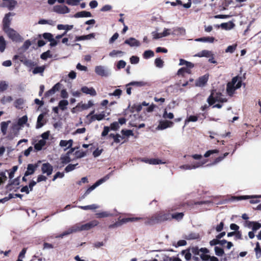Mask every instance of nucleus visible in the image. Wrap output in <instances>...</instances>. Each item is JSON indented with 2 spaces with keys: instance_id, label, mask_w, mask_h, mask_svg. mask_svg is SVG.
I'll return each instance as SVG.
<instances>
[{
  "instance_id": "obj_64",
  "label": "nucleus",
  "mask_w": 261,
  "mask_h": 261,
  "mask_svg": "<svg viewBox=\"0 0 261 261\" xmlns=\"http://www.w3.org/2000/svg\"><path fill=\"white\" fill-rule=\"evenodd\" d=\"M139 62V58L137 56H133L130 58V62L133 64L138 63Z\"/></svg>"
},
{
  "instance_id": "obj_37",
  "label": "nucleus",
  "mask_w": 261,
  "mask_h": 261,
  "mask_svg": "<svg viewBox=\"0 0 261 261\" xmlns=\"http://www.w3.org/2000/svg\"><path fill=\"white\" fill-rule=\"evenodd\" d=\"M24 103V100L23 98H19L14 101V106L17 109H20V106Z\"/></svg>"
},
{
  "instance_id": "obj_35",
  "label": "nucleus",
  "mask_w": 261,
  "mask_h": 261,
  "mask_svg": "<svg viewBox=\"0 0 261 261\" xmlns=\"http://www.w3.org/2000/svg\"><path fill=\"white\" fill-rule=\"evenodd\" d=\"M13 100V98L11 96H3L0 100V102L2 105H5L7 103L11 102Z\"/></svg>"
},
{
  "instance_id": "obj_57",
  "label": "nucleus",
  "mask_w": 261,
  "mask_h": 261,
  "mask_svg": "<svg viewBox=\"0 0 261 261\" xmlns=\"http://www.w3.org/2000/svg\"><path fill=\"white\" fill-rule=\"evenodd\" d=\"M17 169L18 167L17 166H14L10 170V171L9 173V177L10 179H12L14 177V173L17 171Z\"/></svg>"
},
{
  "instance_id": "obj_13",
  "label": "nucleus",
  "mask_w": 261,
  "mask_h": 261,
  "mask_svg": "<svg viewBox=\"0 0 261 261\" xmlns=\"http://www.w3.org/2000/svg\"><path fill=\"white\" fill-rule=\"evenodd\" d=\"M217 97H216V96H214V93L213 91L210 95L208 96V97L207 99V102H208L209 106H213L216 101L220 102H226V100H221L220 99H218Z\"/></svg>"
},
{
  "instance_id": "obj_24",
  "label": "nucleus",
  "mask_w": 261,
  "mask_h": 261,
  "mask_svg": "<svg viewBox=\"0 0 261 261\" xmlns=\"http://www.w3.org/2000/svg\"><path fill=\"white\" fill-rule=\"evenodd\" d=\"M95 72L97 74L102 76L107 75L104 67L102 66H96L95 68Z\"/></svg>"
},
{
  "instance_id": "obj_62",
  "label": "nucleus",
  "mask_w": 261,
  "mask_h": 261,
  "mask_svg": "<svg viewBox=\"0 0 261 261\" xmlns=\"http://www.w3.org/2000/svg\"><path fill=\"white\" fill-rule=\"evenodd\" d=\"M0 185L3 184L7 179V177L4 172H0Z\"/></svg>"
},
{
  "instance_id": "obj_14",
  "label": "nucleus",
  "mask_w": 261,
  "mask_h": 261,
  "mask_svg": "<svg viewBox=\"0 0 261 261\" xmlns=\"http://www.w3.org/2000/svg\"><path fill=\"white\" fill-rule=\"evenodd\" d=\"M37 167L38 165L37 164H28L27 166V170L24 173V176H28L29 175L33 174L35 173Z\"/></svg>"
},
{
  "instance_id": "obj_9",
  "label": "nucleus",
  "mask_w": 261,
  "mask_h": 261,
  "mask_svg": "<svg viewBox=\"0 0 261 261\" xmlns=\"http://www.w3.org/2000/svg\"><path fill=\"white\" fill-rule=\"evenodd\" d=\"M53 167L49 163H43L41 166V171L43 174L49 176L52 174Z\"/></svg>"
},
{
  "instance_id": "obj_38",
  "label": "nucleus",
  "mask_w": 261,
  "mask_h": 261,
  "mask_svg": "<svg viewBox=\"0 0 261 261\" xmlns=\"http://www.w3.org/2000/svg\"><path fill=\"white\" fill-rule=\"evenodd\" d=\"M254 251L255 252L256 257L257 258H258L261 256V248L260 247L259 243L257 242L256 243V247L254 249Z\"/></svg>"
},
{
  "instance_id": "obj_12",
  "label": "nucleus",
  "mask_w": 261,
  "mask_h": 261,
  "mask_svg": "<svg viewBox=\"0 0 261 261\" xmlns=\"http://www.w3.org/2000/svg\"><path fill=\"white\" fill-rule=\"evenodd\" d=\"M53 10L59 14H66L70 12V9L66 6L61 5L55 6Z\"/></svg>"
},
{
  "instance_id": "obj_5",
  "label": "nucleus",
  "mask_w": 261,
  "mask_h": 261,
  "mask_svg": "<svg viewBox=\"0 0 261 261\" xmlns=\"http://www.w3.org/2000/svg\"><path fill=\"white\" fill-rule=\"evenodd\" d=\"M142 219L141 217H127L123 218L120 219L119 218L118 219V221L114 223V224H111L109 226V229H112L114 228L118 227L119 226H121L122 224L124 223H126L129 222H135L140 220V219Z\"/></svg>"
},
{
  "instance_id": "obj_7",
  "label": "nucleus",
  "mask_w": 261,
  "mask_h": 261,
  "mask_svg": "<svg viewBox=\"0 0 261 261\" xmlns=\"http://www.w3.org/2000/svg\"><path fill=\"white\" fill-rule=\"evenodd\" d=\"M15 13L9 12L5 14L3 19V30L10 28L11 22V19L10 18L11 16H14Z\"/></svg>"
},
{
  "instance_id": "obj_3",
  "label": "nucleus",
  "mask_w": 261,
  "mask_h": 261,
  "mask_svg": "<svg viewBox=\"0 0 261 261\" xmlns=\"http://www.w3.org/2000/svg\"><path fill=\"white\" fill-rule=\"evenodd\" d=\"M242 86V77L236 76L232 78L230 82H228L226 86L227 94L232 96L236 89L240 88Z\"/></svg>"
},
{
  "instance_id": "obj_44",
  "label": "nucleus",
  "mask_w": 261,
  "mask_h": 261,
  "mask_svg": "<svg viewBox=\"0 0 261 261\" xmlns=\"http://www.w3.org/2000/svg\"><path fill=\"white\" fill-rule=\"evenodd\" d=\"M154 56V53L151 50H148L144 51L143 54V57L145 59H148Z\"/></svg>"
},
{
  "instance_id": "obj_43",
  "label": "nucleus",
  "mask_w": 261,
  "mask_h": 261,
  "mask_svg": "<svg viewBox=\"0 0 261 261\" xmlns=\"http://www.w3.org/2000/svg\"><path fill=\"white\" fill-rule=\"evenodd\" d=\"M163 117L165 119H172L174 118V114L171 112L168 113L166 109H165L163 114Z\"/></svg>"
},
{
  "instance_id": "obj_6",
  "label": "nucleus",
  "mask_w": 261,
  "mask_h": 261,
  "mask_svg": "<svg viewBox=\"0 0 261 261\" xmlns=\"http://www.w3.org/2000/svg\"><path fill=\"white\" fill-rule=\"evenodd\" d=\"M3 31L13 41H18L20 40V35L13 29L10 28Z\"/></svg>"
},
{
  "instance_id": "obj_1",
  "label": "nucleus",
  "mask_w": 261,
  "mask_h": 261,
  "mask_svg": "<svg viewBox=\"0 0 261 261\" xmlns=\"http://www.w3.org/2000/svg\"><path fill=\"white\" fill-rule=\"evenodd\" d=\"M99 222L96 220H92L84 224H76L59 234L57 237L63 238L64 237L69 235L73 232L82 230H88L97 226Z\"/></svg>"
},
{
  "instance_id": "obj_60",
  "label": "nucleus",
  "mask_w": 261,
  "mask_h": 261,
  "mask_svg": "<svg viewBox=\"0 0 261 261\" xmlns=\"http://www.w3.org/2000/svg\"><path fill=\"white\" fill-rule=\"evenodd\" d=\"M122 94V90L119 89H116L113 93H109L110 96H115L119 97Z\"/></svg>"
},
{
  "instance_id": "obj_20",
  "label": "nucleus",
  "mask_w": 261,
  "mask_h": 261,
  "mask_svg": "<svg viewBox=\"0 0 261 261\" xmlns=\"http://www.w3.org/2000/svg\"><path fill=\"white\" fill-rule=\"evenodd\" d=\"M184 216V213L182 212L181 213H174L173 214L170 213V220L172 219H174L177 221L181 220Z\"/></svg>"
},
{
  "instance_id": "obj_19",
  "label": "nucleus",
  "mask_w": 261,
  "mask_h": 261,
  "mask_svg": "<svg viewBox=\"0 0 261 261\" xmlns=\"http://www.w3.org/2000/svg\"><path fill=\"white\" fill-rule=\"evenodd\" d=\"M8 3L4 2L3 4V7H6L9 10H12L16 6L17 2L15 0H9Z\"/></svg>"
},
{
  "instance_id": "obj_61",
  "label": "nucleus",
  "mask_w": 261,
  "mask_h": 261,
  "mask_svg": "<svg viewBox=\"0 0 261 261\" xmlns=\"http://www.w3.org/2000/svg\"><path fill=\"white\" fill-rule=\"evenodd\" d=\"M119 128V125L118 124V122H114L112 123L110 125V128L112 130H117Z\"/></svg>"
},
{
  "instance_id": "obj_55",
  "label": "nucleus",
  "mask_w": 261,
  "mask_h": 261,
  "mask_svg": "<svg viewBox=\"0 0 261 261\" xmlns=\"http://www.w3.org/2000/svg\"><path fill=\"white\" fill-rule=\"evenodd\" d=\"M155 65L156 67L161 68L164 65V61L161 58H156L154 61Z\"/></svg>"
},
{
  "instance_id": "obj_52",
  "label": "nucleus",
  "mask_w": 261,
  "mask_h": 261,
  "mask_svg": "<svg viewBox=\"0 0 261 261\" xmlns=\"http://www.w3.org/2000/svg\"><path fill=\"white\" fill-rule=\"evenodd\" d=\"M198 120V117L195 115H190L185 120V123L189 122H196Z\"/></svg>"
},
{
  "instance_id": "obj_54",
  "label": "nucleus",
  "mask_w": 261,
  "mask_h": 261,
  "mask_svg": "<svg viewBox=\"0 0 261 261\" xmlns=\"http://www.w3.org/2000/svg\"><path fill=\"white\" fill-rule=\"evenodd\" d=\"M8 85L5 81L0 82V92H3L7 89Z\"/></svg>"
},
{
  "instance_id": "obj_2",
  "label": "nucleus",
  "mask_w": 261,
  "mask_h": 261,
  "mask_svg": "<svg viewBox=\"0 0 261 261\" xmlns=\"http://www.w3.org/2000/svg\"><path fill=\"white\" fill-rule=\"evenodd\" d=\"M140 220H143L146 225H153L170 220V213L161 211L152 215L151 217L142 218Z\"/></svg>"
},
{
  "instance_id": "obj_15",
  "label": "nucleus",
  "mask_w": 261,
  "mask_h": 261,
  "mask_svg": "<svg viewBox=\"0 0 261 261\" xmlns=\"http://www.w3.org/2000/svg\"><path fill=\"white\" fill-rule=\"evenodd\" d=\"M141 161L143 162L152 165H158L165 163V162H163L161 160L158 159H149L147 158H142Z\"/></svg>"
},
{
  "instance_id": "obj_10",
  "label": "nucleus",
  "mask_w": 261,
  "mask_h": 261,
  "mask_svg": "<svg viewBox=\"0 0 261 261\" xmlns=\"http://www.w3.org/2000/svg\"><path fill=\"white\" fill-rule=\"evenodd\" d=\"M166 4L170 3L172 6H176L177 5L182 6L186 9L190 8L191 7L192 1L188 0V2L186 4H182V1L180 0H176L175 2H167Z\"/></svg>"
},
{
  "instance_id": "obj_36",
  "label": "nucleus",
  "mask_w": 261,
  "mask_h": 261,
  "mask_svg": "<svg viewBox=\"0 0 261 261\" xmlns=\"http://www.w3.org/2000/svg\"><path fill=\"white\" fill-rule=\"evenodd\" d=\"M13 185H14L16 186H18L19 185V177H18L14 179L12 181H11V183L8 184L7 185V188L9 190H11L12 189H11V188H10V187Z\"/></svg>"
},
{
  "instance_id": "obj_50",
  "label": "nucleus",
  "mask_w": 261,
  "mask_h": 261,
  "mask_svg": "<svg viewBox=\"0 0 261 261\" xmlns=\"http://www.w3.org/2000/svg\"><path fill=\"white\" fill-rule=\"evenodd\" d=\"M27 121L28 117L27 115H24L18 119V124L19 125H23L25 124Z\"/></svg>"
},
{
  "instance_id": "obj_51",
  "label": "nucleus",
  "mask_w": 261,
  "mask_h": 261,
  "mask_svg": "<svg viewBox=\"0 0 261 261\" xmlns=\"http://www.w3.org/2000/svg\"><path fill=\"white\" fill-rule=\"evenodd\" d=\"M51 57L52 55L50 54V50H47L42 53L40 56L41 58L44 60H46L48 58H51Z\"/></svg>"
},
{
  "instance_id": "obj_31",
  "label": "nucleus",
  "mask_w": 261,
  "mask_h": 261,
  "mask_svg": "<svg viewBox=\"0 0 261 261\" xmlns=\"http://www.w3.org/2000/svg\"><path fill=\"white\" fill-rule=\"evenodd\" d=\"M96 217L97 218H102L105 217H108L112 216V214L108 212H102L100 213H98L95 214Z\"/></svg>"
},
{
  "instance_id": "obj_53",
  "label": "nucleus",
  "mask_w": 261,
  "mask_h": 261,
  "mask_svg": "<svg viewBox=\"0 0 261 261\" xmlns=\"http://www.w3.org/2000/svg\"><path fill=\"white\" fill-rule=\"evenodd\" d=\"M237 45L236 44L228 46L225 49L226 53H233L236 49Z\"/></svg>"
},
{
  "instance_id": "obj_28",
  "label": "nucleus",
  "mask_w": 261,
  "mask_h": 261,
  "mask_svg": "<svg viewBox=\"0 0 261 261\" xmlns=\"http://www.w3.org/2000/svg\"><path fill=\"white\" fill-rule=\"evenodd\" d=\"M142 109V105L140 104H134L130 107V112L131 113L139 112L141 111Z\"/></svg>"
},
{
  "instance_id": "obj_21",
  "label": "nucleus",
  "mask_w": 261,
  "mask_h": 261,
  "mask_svg": "<svg viewBox=\"0 0 261 261\" xmlns=\"http://www.w3.org/2000/svg\"><path fill=\"white\" fill-rule=\"evenodd\" d=\"M200 259H201L202 261H208L209 259L210 261H219L217 257L214 256H211L207 253L205 254H201Z\"/></svg>"
},
{
  "instance_id": "obj_4",
  "label": "nucleus",
  "mask_w": 261,
  "mask_h": 261,
  "mask_svg": "<svg viewBox=\"0 0 261 261\" xmlns=\"http://www.w3.org/2000/svg\"><path fill=\"white\" fill-rule=\"evenodd\" d=\"M179 65H186V67H182L178 69L177 72L178 75L184 76L185 73H191L190 69L194 67V64L190 62H188L184 59H180L179 60Z\"/></svg>"
},
{
  "instance_id": "obj_17",
  "label": "nucleus",
  "mask_w": 261,
  "mask_h": 261,
  "mask_svg": "<svg viewBox=\"0 0 261 261\" xmlns=\"http://www.w3.org/2000/svg\"><path fill=\"white\" fill-rule=\"evenodd\" d=\"M81 90L83 93L89 94L91 96H94L97 94L95 90L93 87L88 88L87 86H83L81 88Z\"/></svg>"
},
{
  "instance_id": "obj_49",
  "label": "nucleus",
  "mask_w": 261,
  "mask_h": 261,
  "mask_svg": "<svg viewBox=\"0 0 261 261\" xmlns=\"http://www.w3.org/2000/svg\"><path fill=\"white\" fill-rule=\"evenodd\" d=\"M228 154H229V153L226 152L222 156H220L216 158L215 159V160L214 161L213 164V165L216 164L218 163L219 162H221V161H222L223 160V159L225 157L227 156L228 155Z\"/></svg>"
},
{
  "instance_id": "obj_42",
  "label": "nucleus",
  "mask_w": 261,
  "mask_h": 261,
  "mask_svg": "<svg viewBox=\"0 0 261 261\" xmlns=\"http://www.w3.org/2000/svg\"><path fill=\"white\" fill-rule=\"evenodd\" d=\"M261 195H253V196H240L237 197V199L238 200H244V199H248L249 198H260Z\"/></svg>"
},
{
  "instance_id": "obj_30",
  "label": "nucleus",
  "mask_w": 261,
  "mask_h": 261,
  "mask_svg": "<svg viewBox=\"0 0 261 261\" xmlns=\"http://www.w3.org/2000/svg\"><path fill=\"white\" fill-rule=\"evenodd\" d=\"M61 163L63 165L67 164L71 162L70 155L66 153L64 155H62L60 158Z\"/></svg>"
},
{
  "instance_id": "obj_22",
  "label": "nucleus",
  "mask_w": 261,
  "mask_h": 261,
  "mask_svg": "<svg viewBox=\"0 0 261 261\" xmlns=\"http://www.w3.org/2000/svg\"><path fill=\"white\" fill-rule=\"evenodd\" d=\"M149 84L147 82H145L143 81H140V82H136L133 81L131 82L128 84L126 85V87H128V86H134L136 87H144L146 86H149Z\"/></svg>"
},
{
  "instance_id": "obj_23",
  "label": "nucleus",
  "mask_w": 261,
  "mask_h": 261,
  "mask_svg": "<svg viewBox=\"0 0 261 261\" xmlns=\"http://www.w3.org/2000/svg\"><path fill=\"white\" fill-rule=\"evenodd\" d=\"M74 16L75 18L88 17H91L92 14L90 12L83 11H81V12L76 13L74 14Z\"/></svg>"
},
{
  "instance_id": "obj_32",
  "label": "nucleus",
  "mask_w": 261,
  "mask_h": 261,
  "mask_svg": "<svg viewBox=\"0 0 261 261\" xmlns=\"http://www.w3.org/2000/svg\"><path fill=\"white\" fill-rule=\"evenodd\" d=\"M10 122V121L7 122L3 121L1 123V130L4 135L7 133V128Z\"/></svg>"
},
{
  "instance_id": "obj_11",
  "label": "nucleus",
  "mask_w": 261,
  "mask_h": 261,
  "mask_svg": "<svg viewBox=\"0 0 261 261\" xmlns=\"http://www.w3.org/2000/svg\"><path fill=\"white\" fill-rule=\"evenodd\" d=\"M174 123L171 121L169 120H161L158 126L159 129L163 130L168 127H171L173 126Z\"/></svg>"
},
{
  "instance_id": "obj_34",
  "label": "nucleus",
  "mask_w": 261,
  "mask_h": 261,
  "mask_svg": "<svg viewBox=\"0 0 261 261\" xmlns=\"http://www.w3.org/2000/svg\"><path fill=\"white\" fill-rule=\"evenodd\" d=\"M6 47V43L3 36H0V51L3 53Z\"/></svg>"
},
{
  "instance_id": "obj_40",
  "label": "nucleus",
  "mask_w": 261,
  "mask_h": 261,
  "mask_svg": "<svg viewBox=\"0 0 261 261\" xmlns=\"http://www.w3.org/2000/svg\"><path fill=\"white\" fill-rule=\"evenodd\" d=\"M199 237V235L196 233L191 232L187 235H186L185 238L187 240H194L197 239Z\"/></svg>"
},
{
  "instance_id": "obj_46",
  "label": "nucleus",
  "mask_w": 261,
  "mask_h": 261,
  "mask_svg": "<svg viewBox=\"0 0 261 261\" xmlns=\"http://www.w3.org/2000/svg\"><path fill=\"white\" fill-rule=\"evenodd\" d=\"M109 137L112 138L114 139V142L116 143H118L120 142V138H121V136L119 134H110L109 135Z\"/></svg>"
},
{
  "instance_id": "obj_41",
  "label": "nucleus",
  "mask_w": 261,
  "mask_h": 261,
  "mask_svg": "<svg viewBox=\"0 0 261 261\" xmlns=\"http://www.w3.org/2000/svg\"><path fill=\"white\" fill-rule=\"evenodd\" d=\"M216 255L218 256H222L224 254L223 249L218 246H216L214 248Z\"/></svg>"
},
{
  "instance_id": "obj_47",
  "label": "nucleus",
  "mask_w": 261,
  "mask_h": 261,
  "mask_svg": "<svg viewBox=\"0 0 261 261\" xmlns=\"http://www.w3.org/2000/svg\"><path fill=\"white\" fill-rule=\"evenodd\" d=\"M77 165V163L76 164H70L68 165L65 168V171L67 173L73 170Z\"/></svg>"
},
{
  "instance_id": "obj_33",
  "label": "nucleus",
  "mask_w": 261,
  "mask_h": 261,
  "mask_svg": "<svg viewBox=\"0 0 261 261\" xmlns=\"http://www.w3.org/2000/svg\"><path fill=\"white\" fill-rule=\"evenodd\" d=\"M77 207L82 210H95L98 207V206H97L96 204H91L86 206H77Z\"/></svg>"
},
{
  "instance_id": "obj_39",
  "label": "nucleus",
  "mask_w": 261,
  "mask_h": 261,
  "mask_svg": "<svg viewBox=\"0 0 261 261\" xmlns=\"http://www.w3.org/2000/svg\"><path fill=\"white\" fill-rule=\"evenodd\" d=\"M232 3V0H222L221 7L223 10H226Z\"/></svg>"
},
{
  "instance_id": "obj_16",
  "label": "nucleus",
  "mask_w": 261,
  "mask_h": 261,
  "mask_svg": "<svg viewBox=\"0 0 261 261\" xmlns=\"http://www.w3.org/2000/svg\"><path fill=\"white\" fill-rule=\"evenodd\" d=\"M105 112L103 111L101 113L98 114H95L91 116L89 119L88 124L91 123L92 122L95 121L96 120L98 121H100L105 118Z\"/></svg>"
},
{
  "instance_id": "obj_56",
  "label": "nucleus",
  "mask_w": 261,
  "mask_h": 261,
  "mask_svg": "<svg viewBox=\"0 0 261 261\" xmlns=\"http://www.w3.org/2000/svg\"><path fill=\"white\" fill-rule=\"evenodd\" d=\"M219 151L218 149H213V150H209L207 151L204 155V156L205 158H207L210 156L211 154L214 153H218Z\"/></svg>"
},
{
  "instance_id": "obj_25",
  "label": "nucleus",
  "mask_w": 261,
  "mask_h": 261,
  "mask_svg": "<svg viewBox=\"0 0 261 261\" xmlns=\"http://www.w3.org/2000/svg\"><path fill=\"white\" fill-rule=\"evenodd\" d=\"M213 56V55L212 51L207 50H203L195 55V56L198 57H209L210 56Z\"/></svg>"
},
{
  "instance_id": "obj_8",
  "label": "nucleus",
  "mask_w": 261,
  "mask_h": 261,
  "mask_svg": "<svg viewBox=\"0 0 261 261\" xmlns=\"http://www.w3.org/2000/svg\"><path fill=\"white\" fill-rule=\"evenodd\" d=\"M209 78V75L205 74L203 76H200L196 81L195 85L197 87H204L207 83Z\"/></svg>"
},
{
  "instance_id": "obj_18",
  "label": "nucleus",
  "mask_w": 261,
  "mask_h": 261,
  "mask_svg": "<svg viewBox=\"0 0 261 261\" xmlns=\"http://www.w3.org/2000/svg\"><path fill=\"white\" fill-rule=\"evenodd\" d=\"M124 43L129 45L130 46H138L140 45V42L135 38L130 37L124 41Z\"/></svg>"
},
{
  "instance_id": "obj_29",
  "label": "nucleus",
  "mask_w": 261,
  "mask_h": 261,
  "mask_svg": "<svg viewBox=\"0 0 261 261\" xmlns=\"http://www.w3.org/2000/svg\"><path fill=\"white\" fill-rule=\"evenodd\" d=\"M68 105V101L67 100H61L59 102L58 107L62 111H64L67 109Z\"/></svg>"
},
{
  "instance_id": "obj_59",
  "label": "nucleus",
  "mask_w": 261,
  "mask_h": 261,
  "mask_svg": "<svg viewBox=\"0 0 261 261\" xmlns=\"http://www.w3.org/2000/svg\"><path fill=\"white\" fill-rule=\"evenodd\" d=\"M38 23L40 24H48L50 25H53V20H45V19H40L38 21Z\"/></svg>"
},
{
  "instance_id": "obj_63",
  "label": "nucleus",
  "mask_w": 261,
  "mask_h": 261,
  "mask_svg": "<svg viewBox=\"0 0 261 261\" xmlns=\"http://www.w3.org/2000/svg\"><path fill=\"white\" fill-rule=\"evenodd\" d=\"M43 37L50 41L53 38V35L49 33H44L43 34Z\"/></svg>"
},
{
  "instance_id": "obj_45",
  "label": "nucleus",
  "mask_w": 261,
  "mask_h": 261,
  "mask_svg": "<svg viewBox=\"0 0 261 261\" xmlns=\"http://www.w3.org/2000/svg\"><path fill=\"white\" fill-rule=\"evenodd\" d=\"M44 69L45 68L43 66L36 67L33 69V73L35 74L37 73H42L43 72Z\"/></svg>"
},
{
  "instance_id": "obj_48",
  "label": "nucleus",
  "mask_w": 261,
  "mask_h": 261,
  "mask_svg": "<svg viewBox=\"0 0 261 261\" xmlns=\"http://www.w3.org/2000/svg\"><path fill=\"white\" fill-rule=\"evenodd\" d=\"M229 23L227 22L222 23L221 24V27L222 29L228 30L232 28L234 26V24L232 22H229L230 26H228Z\"/></svg>"
},
{
  "instance_id": "obj_58",
  "label": "nucleus",
  "mask_w": 261,
  "mask_h": 261,
  "mask_svg": "<svg viewBox=\"0 0 261 261\" xmlns=\"http://www.w3.org/2000/svg\"><path fill=\"white\" fill-rule=\"evenodd\" d=\"M121 133L123 135L127 136V137H129L130 136H133L134 134L133 131L130 129H126V130L122 129L121 130Z\"/></svg>"
},
{
  "instance_id": "obj_26",
  "label": "nucleus",
  "mask_w": 261,
  "mask_h": 261,
  "mask_svg": "<svg viewBox=\"0 0 261 261\" xmlns=\"http://www.w3.org/2000/svg\"><path fill=\"white\" fill-rule=\"evenodd\" d=\"M46 144V141L44 140H40L38 143L35 144L34 148L37 151L41 150L43 147Z\"/></svg>"
},
{
  "instance_id": "obj_27",
  "label": "nucleus",
  "mask_w": 261,
  "mask_h": 261,
  "mask_svg": "<svg viewBox=\"0 0 261 261\" xmlns=\"http://www.w3.org/2000/svg\"><path fill=\"white\" fill-rule=\"evenodd\" d=\"M44 119V114H40L37 118V124H36V128H39L43 126L45 122H42V121H43Z\"/></svg>"
}]
</instances>
